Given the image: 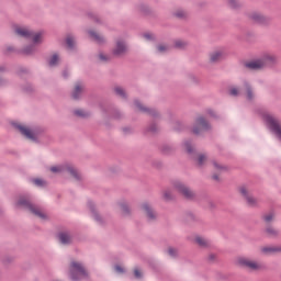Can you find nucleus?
<instances>
[{
  "mask_svg": "<svg viewBox=\"0 0 281 281\" xmlns=\"http://www.w3.org/2000/svg\"><path fill=\"white\" fill-rule=\"evenodd\" d=\"M91 38H93V41H95L97 43H102L104 41V37H102L100 34L93 32V31H90L89 32Z\"/></svg>",
  "mask_w": 281,
  "mask_h": 281,
  "instance_id": "nucleus-18",
  "label": "nucleus"
},
{
  "mask_svg": "<svg viewBox=\"0 0 281 281\" xmlns=\"http://www.w3.org/2000/svg\"><path fill=\"white\" fill-rule=\"evenodd\" d=\"M135 106L138 109V111H147V109L144 108L138 101H135Z\"/></svg>",
  "mask_w": 281,
  "mask_h": 281,
  "instance_id": "nucleus-32",
  "label": "nucleus"
},
{
  "mask_svg": "<svg viewBox=\"0 0 281 281\" xmlns=\"http://www.w3.org/2000/svg\"><path fill=\"white\" fill-rule=\"evenodd\" d=\"M33 183H35V186H45V181H43L41 179H34Z\"/></svg>",
  "mask_w": 281,
  "mask_h": 281,
  "instance_id": "nucleus-35",
  "label": "nucleus"
},
{
  "mask_svg": "<svg viewBox=\"0 0 281 281\" xmlns=\"http://www.w3.org/2000/svg\"><path fill=\"white\" fill-rule=\"evenodd\" d=\"M266 233L268 234V236H277V234H278V232L273 227H268L266 229Z\"/></svg>",
  "mask_w": 281,
  "mask_h": 281,
  "instance_id": "nucleus-28",
  "label": "nucleus"
},
{
  "mask_svg": "<svg viewBox=\"0 0 281 281\" xmlns=\"http://www.w3.org/2000/svg\"><path fill=\"white\" fill-rule=\"evenodd\" d=\"M15 127L18 128V131H20L22 135H24V137H27V139H34V134H32V131H30V128L23 125H15Z\"/></svg>",
  "mask_w": 281,
  "mask_h": 281,
  "instance_id": "nucleus-14",
  "label": "nucleus"
},
{
  "mask_svg": "<svg viewBox=\"0 0 281 281\" xmlns=\"http://www.w3.org/2000/svg\"><path fill=\"white\" fill-rule=\"evenodd\" d=\"M228 5L231 8H238V0H228Z\"/></svg>",
  "mask_w": 281,
  "mask_h": 281,
  "instance_id": "nucleus-31",
  "label": "nucleus"
},
{
  "mask_svg": "<svg viewBox=\"0 0 281 281\" xmlns=\"http://www.w3.org/2000/svg\"><path fill=\"white\" fill-rule=\"evenodd\" d=\"M251 20L256 21L257 23H265V16H262L260 13H252Z\"/></svg>",
  "mask_w": 281,
  "mask_h": 281,
  "instance_id": "nucleus-19",
  "label": "nucleus"
},
{
  "mask_svg": "<svg viewBox=\"0 0 281 281\" xmlns=\"http://www.w3.org/2000/svg\"><path fill=\"white\" fill-rule=\"evenodd\" d=\"M90 209L92 210V214L94 215V218L98 221V213L93 210V205H90Z\"/></svg>",
  "mask_w": 281,
  "mask_h": 281,
  "instance_id": "nucleus-44",
  "label": "nucleus"
},
{
  "mask_svg": "<svg viewBox=\"0 0 281 281\" xmlns=\"http://www.w3.org/2000/svg\"><path fill=\"white\" fill-rule=\"evenodd\" d=\"M273 213H269L267 215L263 216V221H266V223H271V221H273Z\"/></svg>",
  "mask_w": 281,
  "mask_h": 281,
  "instance_id": "nucleus-29",
  "label": "nucleus"
},
{
  "mask_svg": "<svg viewBox=\"0 0 281 281\" xmlns=\"http://www.w3.org/2000/svg\"><path fill=\"white\" fill-rule=\"evenodd\" d=\"M263 120L267 122L268 126L276 133V135L281 139V126L280 121L278 119L273 117V115L266 113L263 114Z\"/></svg>",
  "mask_w": 281,
  "mask_h": 281,
  "instance_id": "nucleus-4",
  "label": "nucleus"
},
{
  "mask_svg": "<svg viewBox=\"0 0 281 281\" xmlns=\"http://www.w3.org/2000/svg\"><path fill=\"white\" fill-rule=\"evenodd\" d=\"M239 192H240L241 196H244V199H246V201L250 207H256V205H258V199H256L251 195V191H249V188L240 187Z\"/></svg>",
  "mask_w": 281,
  "mask_h": 281,
  "instance_id": "nucleus-8",
  "label": "nucleus"
},
{
  "mask_svg": "<svg viewBox=\"0 0 281 281\" xmlns=\"http://www.w3.org/2000/svg\"><path fill=\"white\" fill-rule=\"evenodd\" d=\"M169 47L167 45H159L158 46V52L160 54H164V52H168Z\"/></svg>",
  "mask_w": 281,
  "mask_h": 281,
  "instance_id": "nucleus-30",
  "label": "nucleus"
},
{
  "mask_svg": "<svg viewBox=\"0 0 281 281\" xmlns=\"http://www.w3.org/2000/svg\"><path fill=\"white\" fill-rule=\"evenodd\" d=\"M126 44L124 42L119 41L116 43V47L114 48L115 56H122L123 54H126Z\"/></svg>",
  "mask_w": 281,
  "mask_h": 281,
  "instance_id": "nucleus-12",
  "label": "nucleus"
},
{
  "mask_svg": "<svg viewBox=\"0 0 281 281\" xmlns=\"http://www.w3.org/2000/svg\"><path fill=\"white\" fill-rule=\"evenodd\" d=\"M115 271H116L117 273H124V268H122V267H120V266H116V267H115Z\"/></svg>",
  "mask_w": 281,
  "mask_h": 281,
  "instance_id": "nucleus-43",
  "label": "nucleus"
},
{
  "mask_svg": "<svg viewBox=\"0 0 281 281\" xmlns=\"http://www.w3.org/2000/svg\"><path fill=\"white\" fill-rule=\"evenodd\" d=\"M144 36L147 41H150V38H153V35H150V33H146Z\"/></svg>",
  "mask_w": 281,
  "mask_h": 281,
  "instance_id": "nucleus-45",
  "label": "nucleus"
},
{
  "mask_svg": "<svg viewBox=\"0 0 281 281\" xmlns=\"http://www.w3.org/2000/svg\"><path fill=\"white\" fill-rule=\"evenodd\" d=\"M184 147H186V150H188L189 153H192V145L190 143H186Z\"/></svg>",
  "mask_w": 281,
  "mask_h": 281,
  "instance_id": "nucleus-41",
  "label": "nucleus"
},
{
  "mask_svg": "<svg viewBox=\"0 0 281 281\" xmlns=\"http://www.w3.org/2000/svg\"><path fill=\"white\" fill-rule=\"evenodd\" d=\"M195 243L200 246V247H207V245H210V241L203 237H196L195 238Z\"/></svg>",
  "mask_w": 281,
  "mask_h": 281,
  "instance_id": "nucleus-20",
  "label": "nucleus"
},
{
  "mask_svg": "<svg viewBox=\"0 0 281 281\" xmlns=\"http://www.w3.org/2000/svg\"><path fill=\"white\" fill-rule=\"evenodd\" d=\"M213 166L215 168V170H223L225 167H223L222 165H218V162L214 161Z\"/></svg>",
  "mask_w": 281,
  "mask_h": 281,
  "instance_id": "nucleus-37",
  "label": "nucleus"
},
{
  "mask_svg": "<svg viewBox=\"0 0 281 281\" xmlns=\"http://www.w3.org/2000/svg\"><path fill=\"white\" fill-rule=\"evenodd\" d=\"M65 170H67V172H69L71 176H74L75 179H80V175L71 166H55V167L50 168L52 172H65Z\"/></svg>",
  "mask_w": 281,
  "mask_h": 281,
  "instance_id": "nucleus-9",
  "label": "nucleus"
},
{
  "mask_svg": "<svg viewBox=\"0 0 281 281\" xmlns=\"http://www.w3.org/2000/svg\"><path fill=\"white\" fill-rule=\"evenodd\" d=\"M99 58H100V60H101L102 63L109 60V57L105 56L104 54H100V55H99Z\"/></svg>",
  "mask_w": 281,
  "mask_h": 281,
  "instance_id": "nucleus-38",
  "label": "nucleus"
},
{
  "mask_svg": "<svg viewBox=\"0 0 281 281\" xmlns=\"http://www.w3.org/2000/svg\"><path fill=\"white\" fill-rule=\"evenodd\" d=\"M75 115H77L78 117H87L89 113H87L85 110H76Z\"/></svg>",
  "mask_w": 281,
  "mask_h": 281,
  "instance_id": "nucleus-25",
  "label": "nucleus"
},
{
  "mask_svg": "<svg viewBox=\"0 0 281 281\" xmlns=\"http://www.w3.org/2000/svg\"><path fill=\"white\" fill-rule=\"evenodd\" d=\"M134 276L135 278H142V272L139 271V269L134 270Z\"/></svg>",
  "mask_w": 281,
  "mask_h": 281,
  "instance_id": "nucleus-42",
  "label": "nucleus"
},
{
  "mask_svg": "<svg viewBox=\"0 0 281 281\" xmlns=\"http://www.w3.org/2000/svg\"><path fill=\"white\" fill-rule=\"evenodd\" d=\"M207 128H210V125L207 124V122H205V119L199 117L196 120V127L193 128V133L195 135H199V133L207 131Z\"/></svg>",
  "mask_w": 281,
  "mask_h": 281,
  "instance_id": "nucleus-10",
  "label": "nucleus"
},
{
  "mask_svg": "<svg viewBox=\"0 0 281 281\" xmlns=\"http://www.w3.org/2000/svg\"><path fill=\"white\" fill-rule=\"evenodd\" d=\"M18 205L26 207V210H30V212L38 218H46L45 213L41 209L34 206V204L30 203V200L25 198H21L18 202Z\"/></svg>",
  "mask_w": 281,
  "mask_h": 281,
  "instance_id": "nucleus-3",
  "label": "nucleus"
},
{
  "mask_svg": "<svg viewBox=\"0 0 281 281\" xmlns=\"http://www.w3.org/2000/svg\"><path fill=\"white\" fill-rule=\"evenodd\" d=\"M207 161V157L203 154L199 155L198 157V164L199 166H203V164H205Z\"/></svg>",
  "mask_w": 281,
  "mask_h": 281,
  "instance_id": "nucleus-23",
  "label": "nucleus"
},
{
  "mask_svg": "<svg viewBox=\"0 0 281 281\" xmlns=\"http://www.w3.org/2000/svg\"><path fill=\"white\" fill-rule=\"evenodd\" d=\"M59 240L61 245H69L71 243V236L68 233L59 234Z\"/></svg>",
  "mask_w": 281,
  "mask_h": 281,
  "instance_id": "nucleus-17",
  "label": "nucleus"
},
{
  "mask_svg": "<svg viewBox=\"0 0 281 281\" xmlns=\"http://www.w3.org/2000/svg\"><path fill=\"white\" fill-rule=\"evenodd\" d=\"M273 63H276V57L273 55H266L261 59H257L246 64V67H248V69H255V70L265 69V67L269 65H273Z\"/></svg>",
  "mask_w": 281,
  "mask_h": 281,
  "instance_id": "nucleus-1",
  "label": "nucleus"
},
{
  "mask_svg": "<svg viewBox=\"0 0 281 281\" xmlns=\"http://www.w3.org/2000/svg\"><path fill=\"white\" fill-rule=\"evenodd\" d=\"M176 16L178 19H186V16H188V13L186 11H183V10H180V11L176 12Z\"/></svg>",
  "mask_w": 281,
  "mask_h": 281,
  "instance_id": "nucleus-26",
  "label": "nucleus"
},
{
  "mask_svg": "<svg viewBox=\"0 0 281 281\" xmlns=\"http://www.w3.org/2000/svg\"><path fill=\"white\" fill-rule=\"evenodd\" d=\"M173 190H176V192H179V194H182V196H184L186 199H192L194 196V192H192V190H190V188H188L181 181H176L173 183Z\"/></svg>",
  "mask_w": 281,
  "mask_h": 281,
  "instance_id": "nucleus-7",
  "label": "nucleus"
},
{
  "mask_svg": "<svg viewBox=\"0 0 281 281\" xmlns=\"http://www.w3.org/2000/svg\"><path fill=\"white\" fill-rule=\"evenodd\" d=\"M168 254L169 256H177V250L175 248H169Z\"/></svg>",
  "mask_w": 281,
  "mask_h": 281,
  "instance_id": "nucleus-40",
  "label": "nucleus"
},
{
  "mask_svg": "<svg viewBox=\"0 0 281 281\" xmlns=\"http://www.w3.org/2000/svg\"><path fill=\"white\" fill-rule=\"evenodd\" d=\"M176 47H178L179 49H181V48L186 47V43L182 42V41H177V42H176Z\"/></svg>",
  "mask_w": 281,
  "mask_h": 281,
  "instance_id": "nucleus-33",
  "label": "nucleus"
},
{
  "mask_svg": "<svg viewBox=\"0 0 281 281\" xmlns=\"http://www.w3.org/2000/svg\"><path fill=\"white\" fill-rule=\"evenodd\" d=\"M143 210L145 211V213L147 214V217L153 221L155 218H157V213H155V211H153V209L150 207V204L148 203H144L142 205Z\"/></svg>",
  "mask_w": 281,
  "mask_h": 281,
  "instance_id": "nucleus-13",
  "label": "nucleus"
},
{
  "mask_svg": "<svg viewBox=\"0 0 281 281\" xmlns=\"http://www.w3.org/2000/svg\"><path fill=\"white\" fill-rule=\"evenodd\" d=\"M214 179H218L216 176L213 177Z\"/></svg>",
  "mask_w": 281,
  "mask_h": 281,
  "instance_id": "nucleus-48",
  "label": "nucleus"
},
{
  "mask_svg": "<svg viewBox=\"0 0 281 281\" xmlns=\"http://www.w3.org/2000/svg\"><path fill=\"white\" fill-rule=\"evenodd\" d=\"M85 276H87V270H85V267L81 266V263L72 261L70 263V278H71V280L76 281L79 278H85Z\"/></svg>",
  "mask_w": 281,
  "mask_h": 281,
  "instance_id": "nucleus-5",
  "label": "nucleus"
},
{
  "mask_svg": "<svg viewBox=\"0 0 281 281\" xmlns=\"http://www.w3.org/2000/svg\"><path fill=\"white\" fill-rule=\"evenodd\" d=\"M210 260H214L215 256L214 255H210Z\"/></svg>",
  "mask_w": 281,
  "mask_h": 281,
  "instance_id": "nucleus-47",
  "label": "nucleus"
},
{
  "mask_svg": "<svg viewBox=\"0 0 281 281\" xmlns=\"http://www.w3.org/2000/svg\"><path fill=\"white\" fill-rule=\"evenodd\" d=\"M24 52H25V54H31L32 53V50L30 48H25Z\"/></svg>",
  "mask_w": 281,
  "mask_h": 281,
  "instance_id": "nucleus-46",
  "label": "nucleus"
},
{
  "mask_svg": "<svg viewBox=\"0 0 281 281\" xmlns=\"http://www.w3.org/2000/svg\"><path fill=\"white\" fill-rule=\"evenodd\" d=\"M15 34L18 36H23L24 38H32L33 43L38 44L43 42V33H34L25 27H16L15 29Z\"/></svg>",
  "mask_w": 281,
  "mask_h": 281,
  "instance_id": "nucleus-2",
  "label": "nucleus"
},
{
  "mask_svg": "<svg viewBox=\"0 0 281 281\" xmlns=\"http://www.w3.org/2000/svg\"><path fill=\"white\" fill-rule=\"evenodd\" d=\"M48 63H49L50 67H54V66L58 65V55H56V54L53 55Z\"/></svg>",
  "mask_w": 281,
  "mask_h": 281,
  "instance_id": "nucleus-22",
  "label": "nucleus"
},
{
  "mask_svg": "<svg viewBox=\"0 0 281 281\" xmlns=\"http://www.w3.org/2000/svg\"><path fill=\"white\" fill-rule=\"evenodd\" d=\"M237 262L241 267H245L246 269H250V271H260V269L262 268V263L258 261H254L251 259H247L245 257L238 258Z\"/></svg>",
  "mask_w": 281,
  "mask_h": 281,
  "instance_id": "nucleus-6",
  "label": "nucleus"
},
{
  "mask_svg": "<svg viewBox=\"0 0 281 281\" xmlns=\"http://www.w3.org/2000/svg\"><path fill=\"white\" fill-rule=\"evenodd\" d=\"M229 93H231V95H238V89L231 88Z\"/></svg>",
  "mask_w": 281,
  "mask_h": 281,
  "instance_id": "nucleus-39",
  "label": "nucleus"
},
{
  "mask_svg": "<svg viewBox=\"0 0 281 281\" xmlns=\"http://www.w3.org/2000/svg\"><path fill=\"white\" fill-rule=\"evenodd\" d=\"M245 91L248 100L254 99V92H251V87H249V83L245 85Z\"/></svg>",
  "mask_w": 281,
  "mask_h": 281,
  "instance_id": "nucleus-21",
  "label": "nucleus"
},
{
  "mask_svg": "<svg viewBox=\"0 0 281 281\" xmlns=\"http://www.w3.org/2000/svg\"><path fill=\"white\" fill-rule=\"evenodd\" d=\"M121 210H122L123 214H127L128 213V205L121 204Z\"/></svg>",
  "mask_w": 281,
  "mask_h": 281,
  "instance_id": "nucleus-36",
  "label": "nucleus"
},
{
  "mask_svg": "<svg viewBox=\"0 0 281 281\" xmlns=\"http://www.w3.org/2000/svg\"><path fill=\"white\" fill-rule=\"evenodd\" d=\"M116 95H120L121 98H126V93L124 92V89L120 88V87H116L114 89Z\"/></svg>",
  "mask_w": 281,
  "mask_h": 281,
  "instance_id": "nucleus-24",
  "label": "nucleus"
},
{
  "mask_svg": "<svg viewBox=\"0 0 281 281\" xmlns=\"http://www.w3.org/2000/svg\"><path fill=\"white\" fill-rule=\"evenodd\" d=\"M227 54L223 49L214 50L210 54V60L211 63H218L220 60H223Z\"/></svg>",
  "mask_w": 281,
  "mask_h": 281,
  "instance_id": "nucleus-11",
  "label": "nucleus"
},
{
  "mask_svg": "<svg viewBox=\"0 0 281 281\" xmlns=\"http://www.w3.org/2000/svg\"><path fill=\"white\" fill-rule=\"evenodd\" d=\"M262 254H278L281 251V246H267L261 248Z\"/></svg>",
  "mask_w": 281,
  "mask_h": 281,
  "instance_id": "nucleus-15",
  "label": "nucleus"
},
{
  "mask_svg": "<svg viewBox=\"0 0 281 281\" xmlns=\"http://www.w3.org/2000/svg\"><path fill=\"white\" fill-rule=\"evenodd\" d=\"M66 43H67V46L71 49L72 47H74V45H75V41H74V37H71V36H68L67 38H66Z\"/></svg>",
  "mask_w": 281,
  "mask_h": 281,
  "instance_id": "nucleus-27",
  "label": "nucleus"
},
{
  "mask_svg": "<svg viewBox=\"0 0 281 281\" xmlns=\"http://www.w3.org/2000/svg\"><path fill=\"white\" fill-rule=\"evenodd\" d=\"M83 89H85V86H82V83H77L75 86V90L72 92L74 100H78V98H80V94L82 93Z\"/></svg>",
  "mask_w": 281,
  "mask_h": 281,
  "instance_id": "nucleus-16",
  "label": "nucleus"
},
{
  "mask_svg": "<svg viewBox=\"0 0 281 281\" xmlns=\"http://www.w3.org/2000/svg\"><path fill=\"white\" fill-rule=\"evenodd\" d=\"M164 198H165L167 201H170V199H172V193H171L170 191H165Z\"/></svg>",
  "mask_w": 281,
  "mask_h": 281,
  "instance_id": "nucleus-34",
  "label": "nucleus"
}]
</instances>
